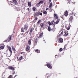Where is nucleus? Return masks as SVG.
Returning a JSON list of instances; mask_svg holds the SVG:
<instances>
[{
	"label": "nucleus",
	"mask_w": 78,
	"mask_h": 78,
	"mask_svg": "<svg viewBox=\"0 0 78 78\" xmlns=\"http://www.w3.org/2000/svg\"><path fill=\"white\" fill-rule=\"evenodd\" d=\"M26 51L28 52V53H29V52H30V47L29 45H27L26 47Z\"/></svg>",
	"instance_id": "nucleus-1"
},
{
	"label": "nucleus",
	"mask_w": 78,
	"mask_h": 78,
	"mask_svg": "<svg viewBox=\"0 0 78 78\" xmlns=\"http://www.w3.org/2000/svg\"><path fill=\"white\" fill-rule=\"evenodd\" d=\"M12 37V35H10L6 40V41H7V42H9V41L11 40V37Z\"/></svg>",
	"instance_id": "nucleus-2"
},
{
	"label": "nucleus",
	"mask_w": 78,
	"mask_h": 78,
	"mask_svg": "<svg viewBox=\"0 0 78 78\" xmlns=\"http://www.w3.org/2000/svg\"><path fill=\"white\" fill-rule=\"evenodd\" d=\"M58 42L59 43H62V42H63V39L62 38H61V37L59 38H58Z\"/></svg>",
	"instance_id": "nucleus-3"
},
{
	"label": "nucleus",
	"mask_w": 78,
	"mask_h": 78,
	"mask_svg": "<svg viewBox=\"0 0 78 78\" xmlns=\"http://www.w3.org/2000/svg\"><path fill=\"white\" fill-rule=\"evenodd\" d=\"M73 17L72 16H70L69 18V22H70L71 23H72V20H73Z\"/></svg>",
	"instance_id": "nucleus-4"
},
{
	"label": "nucleus",
	"mask_w": 78,
	"mask_h": 78,
	"mask_svg": "<svg viewBox=\"0 0 78 78\" xmlns=\"http://www.w3.org/2000/svg\"><path fill=\"white\" fill-rule=\"evenodd\" d=\"M8 69L9 70H14L15 68H14L12 66H9L8 67Z\"/></svg>",
	"instance_id": "nucleus-5"
},
{
	"label": "nucleus",
	"mask_w": 78,
	"mask_h": 78,
	"mask_svg": "<svg viewBox=\"0 0 78 78\" xmlns=\"http://www.w3.org/2000/svg\"><path fill=\"white\" fill-rule=\"evenodd\" d=\"M28 25L27 24H26L24 25V28L25 30H27V29H28Z\"/></svg>",
	"instance_id": "nucleus-6"
},
{
	"label": "nucleus",
	"mask_w": 78,
	"mask_h": 78,
	"mask_svg": "<svg viewBox=\"0 0 78 78\" xmlns=\"http://www.w3.org/2000/svg\"><path fill=\"white\" fill-rule=\"evenodd\" d=\"M49 69H52V66H51V65H50L49 64H48L47 65Z\"/></svg>",
	"instance_id": "nucleus-7"
},
{
	"label": "nucleus",
	"mask_w": 78,
	"mask_h": 78,
	"mask_svg": "<svg viewBox=\"0 0 78 78\" xmlns=\"http://www.w3.org/2000/svg\"><path fill=\"white\" fill-rule=\"evenodd\" d=\"M43 35V33H41L40 34V35L39 36H37V37H38V38H41V37H42V35Z\"/></svg>",
	"instance_id": "nucleus-8"
},
{
	"label": "nucleus",
	"mask_w": 78,
	"mask_h": 78,
	"mask_svg": "<svg viewBox=\"0 0 78 78\" xmlns=\"http://www.w3.org/2000/svg\"><path fill=\"white\" fill-rule=\"evenodd\" d=\"M50 77V74L49 73H47L46 75V78H48Z\"/></svg>",
	"instance_id": "nucleus-9"
},
{
	"label": "nucleus",
	"mask_w": 78,
	"mask_h": 78,
	"mask_svg": "<svg viewBox=\"0 0 78 78\" xmlns=\"http://www.w3.org/2000/svg\"><path fill=\"white\" fill-rule=\"evenodd\" d=\"M66 28L67 30H69L70 29V26L69 25L68 27L67 26H66Z\"/></svg>",
	"instance_id": "nucleus-10"
},
{
	"label": "nucleus",
	"mask_w": 78,
	"mask_h": 78,
	"mask_svg": "<svg viewBox=\"0 0 78 78\" xmlns=\"http://www.w3.org/2000/svg\"><path fill=\"white\" fill-rule=\"evenodd\" d=\"M8 49L9 51L10 52L11 54H12V51L11 50V48L9 47H8Z\"/></svg>",
	"instance_id": "nucleus-11"
},
{
	"label": "nucleus",
	"mask_w": 78,
	"mask_h": 78,
	"mask_svg": "<svg viewBox=\"0 0 78 78\" xmlns=\"http://www.w3.org/2000/svg\"><path fill=\"white\" fill-rule=\"evenodd\" d=\"M68 14V12L67 11H65L64 12V15L65 16H67Z\"/></svg>",
	"instance_id": "nucleus-12"
},
{
	"label": "nucleus",
	"mask_w": 78,
	"mask_h": 78,
	"mask_svg": "<svg viewBox=\"0 0 78 78\" xmlns=\"http://www.w3.org/2000/svg\"><path fill=\"white\" fill-rule=\"evenodd\" d=\"M35 51L36 52V53H39L40 52V50L37 49L36 50H35Z\"/></svg>",
	"instance_id": "nucleus-13"
},
{
	"label": "nucleus",
	"mask_w": 78,
	"mask_h": 78,
	"mask_svg": "<svg viewBox=\"0 0 78 78\" xmlns=\"http://www.w3.org/2000/svg\"><path fill=\"white\" fill-rule=\"evenodd\" d=\"M27 3L28 6H29V7H31V2H28Z\"/></svg>",
	"instance_id": "nucleus-14"
},
{
	"label": "nucleus",
	"mask_w": 78,
	"mask_h": 78,
	"mask_svg": "<svg viewBox=\"0 0 78 78\" xmlns=\"http://www.w3.org/2000/svg\"><path fill=\"white\" fill-rule=\"evenodd\" d=\"M54 16L55 18V19H58V15L56 14H55L54 15Z\"/></svg>",
	"instance_id": "nucleus-15"
},
{
	"label": "nucleus",
	"mask_w": 78,
	"mask_h": 78,
	"mask_svg": "<svg viewBox=\"0 0 78 78\" xmlns=\"http://www.w3.org/2000/svg\"><path fill=\"white\" fill-rule=\"evenodd\" d=\"M35 15H36V16H38L39 15V12H36L35 13Z\"/></svg>",
	"instance_id": "nucleus-16"
},
{
	"label": "nucleus",
	"mask_w": 78,
	"mask_h": 78,
	"mask_svg": "<svg viewBox=\"0 0 78 78\" xmlns=\"http://www.w3.org/2000/svg\"><path fill=\"white\" fill-rule=\"evenodd\" d=\"M52 6H53V3H52V2H51L50 3V5L49 6V8H52Z\"/></svg>",
	"instance_id": "nucleus-17"
},
{
	"label": "nucleus",
	"mask_w": 78,
	"mask_h": 78,
	"mask_svg": "<svg viewBox=\"0 0 78 78\" xmlns=\"http://www.w3.org/2000/svg\"><path fill=\"white\" fill-rule=\"evenodd\" d=\"M67 47H68V46H67V44H66L64 46V48H63V50H65V49H66V48H67Z\"/></svg>",
	"instance_id": "nucleus-18"
},
{
	"label": "nucleus",
	"mask_w": 78,
	"mask_h": 78,
	"mask_svg": "<svg viewBox=\"0 0 78 78\" xmlns=\"http://www.w3.org/2000/svg\"><path fill=\"white\" fill-rule=\"evenodd\" d=\"M37 41H34V46H35L37 45Z\"/></svg>",
	"instance_id": "nucleus-19"
},
{
	"label": "nucleus",
	"mask_w": 78,
	"mask_h": 78,
	"mask_svg": "<svg viewBox=\"0 0 78 78\" xmlns=\"http://www.w3.org/2000/svg\"><path fill=\"white\" fill-rule=\"evenodd\" d=\"M73 15H75V13L73 12H72L70 14V16H73Z\"/></svg>",
	"instance_id": "nucleus-20"
},
{
	"label": "nucleus",
	"mask_w": 78,
	"mask_h": 78,
	"mask_svg": "<svg viewBox=\"0 0 78 78\" xmlns=\"http://www.w3.org/2000/svg\"><path fill=\"white\" fill-rule=\"evenodd\" d=\"M51 25H55V21H52L51 22Z\"/></svg>",
	"instance_id": "nucleus-21"
},
{
	"label": "nucleus",
	"mask_w": 78,
	"mask_h": 78,
	"mask_svg": "<svg viewBox=\"0 0 78 78\" xmlns=\"http://www.w3.org/2000/svg\"><path fill=\"white\" fill-rule=\"evenodd\" d=\"M44 23H41L40 24V26H41V28H42L43 27H44Z\"/></svg>",
	"instance_id": "nucleus-22"
},
{
	"label": "nucleus",
	"mask_w": 78,
	"mask_h": 78,
	"mask_svg": "<svg viewBox=\"0 0 78 78\" xmlns=\"http://www.w3.org/2000/svg\"><path fill=\"white\" fill-rule=\"evenodd\" d=\"M59 19H58L57 20V21L55 23V24H58V23H59Z\"/></svg>",
	"instance_id": "nucleus-23"
},
{
	"label": "nucleus",
	"mask_w": 78,
	"mask_h": 78,
	"mask_svg": "<svg viewBox=\"0 0 78 78\" xmlns=\"http://www.w3.org/2000/svg\"><path fill=\"white\" fill-rule=\"evenodd\" d=\"M48 30L49 31H51V27H50L49 26L48 27Z\"/></svg>",
	"instance_id": "nucleus-24"
},
{
	"label": "nucleus",
	"mask_w": 78,
	"mask_h": 78,
	"mask_svg": "<svg viewBox=\"0 0 78 78\" xmlns=\"http://www.w3.org/2000/svg\"><path fill=\"white\" fill-rule=\"evenodd\" d=\"M22 58H23V56H22L18 59V61H20L22 60Z\"/></svg>",
	"instance_id": "nucleus-25"
},
{
	"label": "nucleus",
	"mask_w": 78,
	"mask_h": 78,
	"mask_svg": "<svg viewBox=\"0 0 78 78\" xmlns=\"http://www.w3.org/2000/svg\"><path fill=\"white\" fill-rule=\"evenodd\" d=\"M43 3H44V1H40L38 3V5H40V4H43Z\"/></svg>",
	"instance_id": "nucleus-26"
},
{
	"label": "nucleus",
	"mask_w": 78,
	"mask_h": 78,
	"mask_svg": "<svg viewBox=\"0 0 78 78\" xmlns=\"http://www.w3.org/2000/svg\"><path fill=\"white\" fill-rule=\"evenodd\" d=\"M13 3H15V4H18L17 2V1H16V0H13Z\"/></svg>",
	"instance_id": "nucleus-27"
},
{
	"label": "nucleus",
	"mask_w": 78,
	"mask_h": 78,
	"mask_svg": "<svg viewBox=\"0 0 78 78\" xmlns=\"http://www.w3.org/2000/svg\"><path fill=\"white\" fill-rule=\"evenodd\" d=\"M36 9V8L35 7H34L33 8V11H35Z\"/></svg>",
	"instance_id": "nucleus-28"
},
{
	"label": "nucleus",
	"mask_w": 78,
	"mask_h": 78,
	"mask_svg": "<svg viewBox=\"0 0 78 78\" xmlns=\"http://www.w3.org/2000/svg\"><path fill=\"white\" fill-rule=\"evenodd\" d=\"M28 43L29 45H30L31 44V40H29L28 41Z\"/></svg>",
	"instance_id": "nucleus-29"
},
{
	"label": "nucleus",
	"mask_w": 78,
	"mask_h": 78,
	"mask_svg": "<svg viewBox=\"0 0 78 78\" xmlns=\"http://www.w3.org/2000/svg\"><path fill=\"white\" fill-rule=\"evenodd\" d=\"M21 32H24V29H23V27L21 28Z\"/></svg>",
	"instance_id": "nucleus-30"
},
{
	"label": "nucleus",
	"mask_w": 78,
	"mask_h": 78,
	"mask_svg": "<svg viewBox=\"0 0 78 78\" xmlns=\"http://www.w3.org/2000/svg\"><path fill=\"white\" fill-rule=\"evenodd\" d=\"M43 13L44 14H47V12L46 11H45L44 12H43Z\"/></svg>",
	"instance_id": "nucleus-31"
},
{
	"label": "nucleus",
	"mask_w": 78,
	"mask_h": 78,
	"mask_svg": "<svg viewBox=\"0 0 78 78\" xmlns=\"http://www.w3.org/2000/svg\"><path fill=\"white\" fill-rule=\"evenodd\" d=\"M41 22V20H39L38 21V22H37V24H39V23H40V22Z\"/></svg>",
	"instance_id": "nucleus-32"
},
{
	"label": "nucleus",
	"mask_w": 78,
	"mask_h": 78,
	"mask_svg": "<svg viewBox=\"0 0 78 78\" xmlns=\"http://www.w3.org/2000/svg\"><path fill=\"white\" fill-rule=\"evenodd\" d=\"M69 35V33H66L65 34H64V36H67L68 35Z\"/></svg>",
	"instance_id": "nucleus-33"
},
{
	"label": "nucleus",
	"mask_w": 78,
	"mask_h": 78,
	"mask_svg": "<svg viewBox=\"0 0 78 78\" xmlns=\"http://www.w3.org/2000/svg\"><path fill=\"white\" fill-rule=\"evenodd\" d=\"M12 50H13L14 51H16V49H15V47H13V46H12Z\"/></svg>",
	"instance_id": "nucleus-34"
},
{
	"label": "nucleus",
	"mask_w": 78,
	"mask_h": 78,
	"mask_svg": "<svg viewBox=\"0 0 78 78\" xmlns=\"http://www.w3.org/2000/svg\"><path fill=\"white\" fill-rule=\"evenodd\" d=\"M34 30V29H33L31 28V29L30 30V32L31 33L33 32V31Z\"/></svg>",
	"instance_id": "nucleus-35"
},
{
	"label": "nucleus",
	"mask_w": 78,
	"mask_h": 78,
	"mask_svg": "<svg viewBox=\"0 0 78 78\" xmlns=\"http://www.w3.org/2000/svg\"><path fill=\"white\" fill-rule=\"evenodd\" d=\"M62 51V48H61L59 50V51L60 52H61V51Z\"/></svg>",
	"instance_id": "nucleus-36"
},
{
	"label": "nucleus",
	"mask_w": 78,
	"mask_h": 78,
	"mask_svg": "<svg viewBox=\"0 0 78 78\" xmlns=\"http://www.w3.org/2000/svg\"><path fill=\"white\" fill-rule=\"evenodd\" d=\"M8 78H12V75H10Z\"/></svg>",
	"instance_id": "nucleus-37"
},
{
	"label": "nucleus",
	"mask_w": 78,
	"mask_h": 78,
	"mask_svg": "<svg viewBox=\"0 0 78 78\" xmlns=\"http://www.w3.org/2000/svg\"><path fill=\"white\" fill-rule=\"evenodd\" d=\"M1 49H3L4 48V46H2L0 47Z\"/></svg>",
	"instance_id": "nucleus-38"
},
{
	"label": "nucleus",
	"mask_w": 78,
	"mask_h": 78,
	"mask_svg": "<svg viewBox=\"0 0 78 78\" xmlns=\"http://www.w3.org/2000/svg\"><path fill=\"white\" fill-rule=\"evenodd\" d=\"M39 14L40 15V16H42V13H40V12H39Z\"/></svg>",
	"instance_id": "nucleus-39"
},
{
	"label": "nucleus",
	"mask_w": 78,
	"mask_h": 78,
	"mask_svg": "<svg viewBox=\"0 0 78 78\" xmlns=\"http://www.w3.org/2000/svg\"><path fill=\"white\" fill-rule=\"evenodd\" d=\"M21 54H25V53L24 52H22L21 53Z\"/></svg>",
	"instance_id": "nucleus-40"
},
{
	"label": "nucleus",
	"mask_w": 78,
	"mask_h": 78,
	"mask_svg": "<svg viewBox=\"0 0 78 78\" xmlns=\"http://www.w3.org/2000/svg\"><path fill=\"white\" fill-rule=\"evenodd\" d=\"M37 17H36L35 18V20H37Z\"/></svg>",
	"instance_id": "nucleus-41"
},
{
	"label": "nucleus",
	"mask_w": 78,
	"mask_h": 78,
	"mask_svg": "<svg viewBox=\"0 0 78 78\" xmlns=\"http://www.w3.org/2000/svg\"><path fill=\"white\" fill-rule=\"evenodd\" d=\"M62 34H63V32L62 31L61 33V34H60V35H61H61H62Z\"/></svg>",
	"instance_id": "nucleus-42"
},
{
	"label": "nucleus",
	"mask_w": 78,
	"mask_h": 78,
	"mask_svg": "<svg viewBox=\"0 0 78 78\" xmlns=\"http://www.w3.org/2000/svg\"><path fill=\"white\" fill-rule=\"evenodd\" d=\"M39 4H36V6L38 7V6H39Z\"/></svg>",
	"instance_id": "nucleus-43"
},
{
	"label": "nucleus",
	"mask_w": 78,
	"mask_h": 78,
	"mask_svg": "<svg viewBox=\"0 0 78 78\" xmlns=\"http://www.w3.org/2000/svg\"><path fill=\"white\" fill-rule=\"evenodd\" d=\"M61 17H62V19H63V20H64V19H65L64 17H63V16H62Z\"/></svg>",
	"instance_id": "nucleus-44"
},
{
	"label": "nucleus",
	"mask_w": 78,
	"mask_h": 78,
	"mask_svg": "<svg viewBox=\"0 0 78 78\" xmlns=\"http://www.w3.org/2000/svg\"><path fill=\"white\" fill-rule=\"evenodd\" d=\"M61 35L60 34L59 35H58L57 37H61Z\"/></svg>",
	"instance_id": "nucleus-45"
},
{
	"label": "nucleus",
	"mask_w": 78,
	"mask_h": 78,
	"mask_svg": "<svg viewBox=\"0 0 78 78\" xmlns=\"http://www.w3.org/2000/svg\"><path fill=\"white\" fill-rule=\"evenodd\" d=\"M73 4L74 5H75V2H72Z\"/></svg>",
	"instance_id": "nucleus-46"
},
{
	"label": "nucleus",
	"mask_w": 78,
	"mask_h": 78,
	"mask_svg": "<svg viewBox=\"0 0 78 78\" xmlns=\"http://www.w3.org/2000/svg\"><path fill=\"white\" fill-rule=\"evenodd\" d=\"M34 41H38V39H37V38H36L35 40H34Z\"/></svg>",
	"instance_id": "nucleus-47"
},
{
	"label": "nucleus",
	"mask_w": 78,
	"mask_h": 78,
	"mask_svg": "<svg viewBox=\"0 0 78 78\" xmlns=\"http://www.w3.org/2000/svg\"><path fill=\"white\" fill-rule=\"evenodd\" d=\"M70 0H68V2H69V3H70Z\"/></svg>",
	"instance_id": "nucleus-48"
},
{
	"label": "nucleus",
	"mask_w": 78,
	"mask_h": 78,
	"mask_svg": "<svg viewBox=\"0 0 78 78\" xmlns=\"http://www.w3.org/2000/svg\"><path fill=\"white\" fill-rule=\"evenodd\" d=\"M51 2V0H49V3H50V2Z\"/></svg>",
	"instance_id": "nucleus-49"
},
{
	"label": "nucleus",
	"mask_w": 78,
	"mask_h": 78,
	"mask_svg": "<svg viewBox=\"0 0 78 78\" xmlns=\"http://www.w3.org/2000/svg\"><path fill=\"white\" fill-rule=\"evenodd\" d=\"M27 10H28V11H29V10H30V8H27Z\"/></svg>",
	"instance_id": "nucleus-50"
},
{
	"label": "nucleus",
	"mask_w": 78,
	"mask_h": 78,
	"mask_svg": "<svg viewBox=\"0 0 78 78\" xmlns=\"http://www.w3.org/2000/svg\"><path fill=\"white\" fill-rule=\"evenodd\" d=\"M17 61H18V59H19V57H17Z\"/></svg>",
	"instance_id": "nucleus-51"
},
{
	"label": "nucleus",
	"mask_w": 78,
	"mask_h": 78,
	"mask_svg": "<svg viewBox=\"0 0 78 78\" xmlns=\"http://www.w3.org/2000/svg\"><path fill=\"white\" fill-rule=\"evenodd\" d=\"M47 10H48V8L46 9V11H47Z\"/></svg>",
	"instance_id": "nucleus-52"
},
{
	"label": "nucleus",
	"mask_w": 78,
	"mask_h": 78,
	"mask_svg": "<svg viewBox=\"0 0 78 78\" xmlns=\"http://www.w3.org/2000/svg\"><path fill=\"white\" fill-rule=\"evenodd\" d=\"M16 76H17L16 75H15L14 76L15 78H16Z\"/></svg>",
	"instance_id": "nucleus-53"
},
{
	"label": "nucleus",
	"mask_w": 78,
	"mask_h": 78,
	"mask_svg": "<svg viewBox=\"0 0 78 78\" xmlns=\"http://www.w3.org/2000/svg\"><path fill=\"white\" fill-rule=\"evenodd\" d=\"M60 74V73H58V75H59V74Z\"/></svg>",
	"instance_id": "nucleus-54"
},
{
	"label": "nucleus",
	"mask_w": 78,
	"mask_h": 78,
	"mask_svg": "<svg viewBox=\"0 0 78 78\" xmlns=\"http://www.w3.org/2000/svg\"><path fill=\"white\" fill-rule=\"evenodd\" d=\"M23 33H22L21 34V35H23Z\"/></svg>",
	"instance_id": "nucleus-55"
},
{
	"label": "nucleus",
	"mask_w": 78,
	"mask_h": 78,
	"mask_svg": "<svg viewBox=\"0 0 78 78\" xmlns=\"http://www.w3.org/2000/svg\"><path fill=\"white\" fill-rule=\"evenodd\" d=\"M36 78H37V77H36Z\"/></svg>",
	"instance_id": "nucleus-56"
},
{
	"label": "nucleus",
	"mask_w": 78,
	"mask_h": 78,
	"mask_svg": "<svg viewBox=\"0 0 78 78\" xmlns=\"http://www.w3.org/2000/svg\"><path fill=\"white\" fill-rule=\"evenodd\" d=\"M49 24V25H50V24Z\"/></svg>",
	"instance_id": "nucleus-57"
}]
</instances>
